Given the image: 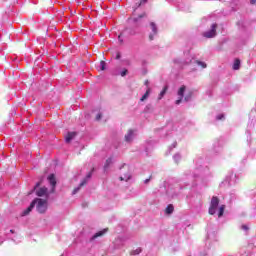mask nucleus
Returning <instances> with one entry per match:
<instances>
[{"label": "nucleus", "instance_id": "18", "mask_svg": "<svg viewBox=\"0 0 256 256\" xmlns=\"http://www.w3.org/2000/svg\"><path fill=\"white\" fill-rule=\"evenodd\" d=\"M111 163H113V159L112 158H108L106 160L105 165H104V169H109V165H111Z\"/></svg>", "mask_w": 256, "mask_h": 256}, {"label": "nucleus", "instance_id": "10", "mask_svg": "<svg viewBox=\"0 0 256 256\" xmlns=\"http://www.w3.org/2000/svg\"><path fill=\"white\" fill-rule=\"evenodd\" d=\"M75 135H77L75 132H69L65 138L66 143H71V141L75 139Z\"/></svg>", "mask_w": 256, "mask_h": 256}, {"label": "nucleus", "instance_id": "1", "mask_svg": "<svg viewBox=\"0 0 256 256\" xmlns=\"http://www.w3.org/2000/svg\"><path fill=\"white\" fill-rule=\"evenodd\" d=\"M32 203H34V207H36V211L38 213H45L49 207V198H35Z\"/></svg>", "mask_w": 256, "mask_h": 256}, {"label": "nucleus", "instance_id": "30", "mask_svg": "<svg viewBox=\"0 0 256 256\" xmlns=\"http://www.w3.org/2000/svg\"><path fill=\"white\" fill-rule=\"evenodd\" d=\"M183 101V98L180 97V99L176 100V105H179Z\"/></svg>", "mask_w": 256, "mask_h": 256}, {"label": "nucleus", "instance_id": "33", "mask_svg": "<svg viewBox=\"0 0 256 256\" xmlns=\"http://www.w3.org/2000/svg\"><path fill=\"white\" fill-rule=\"evenodd\" d=\"M79 191V187L78 188H75L74 190H73V195H75V193H77Z\"/></svg>", "mask_w": 256, "mask_h": 256}, {"label": "nucleus", "instance_id": "27", "mask_svg": "<svg viewBox=\"0 0 256 256\" xmlns=\"http://www.w3.org/2000/svg\"><path fill=\"white\" fill-rule=\"evenodd\" d=\"M125 75H127V69H125V70H123V71L121 72V77H125Z\"/></svg>", "mask_w": 256, "mask_h": 256}, {"label": "nucleus", "instance_id": "25", "mask_svg": "<svg viewBox=\"0 0 256 256\" xmlns=\"http://www.w3.org/2000/svg\"><path fill=\"white\" fill-rule=\"evenodd\" d=\"M241 229H243V231H249V226L243 224V225L241 226Z\"/></svg>", "mask_w": 256, "mask_h": 256}, {"label": "nucleus", "instance_id": "5", "mask_svg": "<svg viewBox=\"0 0 256 256\" xmlns=\"http://www.w3.org/2000/svg\"><path fill=\"white\" fill-rule=\"evenodd\" d=\"M150 29L152 30V33L149 34L148 39L149 41H154L155 35L159 33V30L157 29V24H155V22H151Z\"/></svg>", "mask_w": 256, "mask_h": 256}, {"label": "nucleus", "instance_id": "31", "mask_svg": "<svg viewBox=\"0 0 256 256\" xmlns=\"http://www.w3.org/2000/svg\"><path fill=\"white\" fill-rule=\"evenodd\" d=\"M101 117H102L101 114H97V116H96V121H100Z\"/></svg>", "mask_w": 256, "mask_h": 256}, {"label": "nucleus", "instance_id": "7", "mask_svg": "<svg viewBox=\"0 0 256 256\" xmlns=\"http://www.w3.org/2000/svg\"><path fill=\"white\" fill-rule=\"evenodd\" d=\"M108 231H109V228H104L103 230H101V231L95 233V234L92 236L91 240H92V241H95V239H97V238H99V237H103V235H105Z\"/></svg>", "mask_w": 256, "mask_h": 256}, {"label": "nucleus", "instance_id": "38", "mask_svg": "<svg viewBox=\"0 0 256 256\" xmlns=\"http://www.w3.org/2000/svg\"><path fill=\"white\" fill-rule=\"evenodd\" d=\"M185 101H188V98H187V97L185 98Z\"/></svg>", "mask_w": 256, "mask_h": 256}, {"label": "nucleus", "instance_id": "16", "mask_svg": "<svg viewBox=\"0 0 256 256\" xmlns=\"http://www.w3.org/2000/svg\"><path fill=\"white\" fill-rule=\"evenodd\" d=\"M150 94H151V88H148L145 94L140 98V101H145L146 99H148Z\"/></svg>", "mask_w": 256, "mask_h": 256}, {"label": "nucleus", "instance_id": "28", "mask_svg": "<svg viewBox=\"0 0 256 256\" xmlns=\"http://www.w3.org/2000/svg\"><path fill=\"white\" fill-rule=\"evenodd\" d=\"M151 179H152V176H149L148 179L144 180V183L147 185V183H149L151 181Z\"/></svg>", "mask_w": 256, "mask_h": 256}, {"label": "nucleus", "instance_id": "15", "mask_svg": "<svg viewBox=\"0 0 256 256\" xmlns=\"http://www.w3.org/2000/svg\"><path fill=\"white\" fill-rule=\"evenodd\" d=\"M167 89H169V87L164 86L163 90L159 94L158 101H161V99H163V97H165V93H167Z\"/></svg>", "mask_w": 256, "mask_h": 256}, {"label": "nucleus", "instance_id": "8", "mask_svg": "<svg viewBox=\"0 0 256 256\" xmlns=\"http://www.w3.org/2000/svg\"><path fill=\"white\" fill-rule=\"evenodd\" d=\"M95 171V168H93L87 175L86 177L82 180L80 183V187H83L84 185H87V181L93 177V172Z\"/></svg>", "mask_w": 256, "mask_h": 256}, {"label": "nucleus", "instance_id": "17", "mask_svg": "<svg viewBox=\"0 0 256 256\" xmlns=\"http://www.w3.org/2000/svg\"><path fill=\"white\" fill-rule=\"evenodd\" d=\"M143 17H147V14H146V13L140 14L138 17L133 18V19H132V22H133L134 25H135V24L138 23L139 19H143Z\"/></svg>", "mask_w": 256, "mask_h": 256}, {"label": "nucleus", "instance_id": "19", "mask_svg": "<svg viewBox=\"0 0 256 256\" xmlns=\"http://www.w3.org/2000/svg\"><path fill=\"white\" fill-rule=\"evenodd\" d=\"M223 213H225V205H221L219 207L218 217H221L223 215Z\"/></svg>", "mask_w": 256, "mask_h": 256}, {"label": "nucleus", "instance_id": "26", "mask_svg": "<svg viewBox=\"0 0 256 256\" xmlns=\"http://www.w3.org/2000/svg\"><path fill=\"white\" fill-rule=\"evenodd\" d=\"M221 119H225V115L219 114V115L217 116V120H218V121H221Z\"/></svg>", "mask_w": 256, "mask_h": 256}, {"label": "nucleus", "instance_id": "24", "mask_svg": "<svg viewBox=\"0 0 256 256\" xmlns=\"http://www.w3.org/2000/svg\"><path fill=\"white\" fill-rule=\"evenodd\" d=\"M141 248H137L136 250L133 251L132 255H139L141 253Z\"/></svg>", "mask_w": 256, "mask_h": 256}, {"label": "nucleus", "instance_id": "2", "mask_svg": "<svg viewBox=\"0 0 256 256\" xmlns=\"http://www.w3.org/2000/svg\"><path fill=\"white\" fill-rule=\"evenodd\" d=\"M33 191H35L37 197H44V199H49V189H47V187H41V182L36 183Z\"/></svg>", "mask_w": 256, "mask_h": 256}, {"label": "nucleus", "instance_id": "37", "mask_svg": "<svg viewBox=\"0 0 256 256\" xmlns=\"http://www.w3.org/2000/svg\"><path fill=\"white\" fill-rule=\"evenodd\" d=\"M10 233H15V230H10Z\"/></svg>", "mask_w": 256, "mask_h": 256}, {"label": "nucleus", "instance_id": "4", "mask_svg": "<svg viewBox=\"0 0 256 256\" xmlns=\"http://www.w3.org/2000/svg\"><path fill=\"white\" fill-rule=\"evenodd\" d=\"M203 37L206 39H213V37L217 36V23L211 25V30L203 32Z\"/></svg>", "mask_w": 256, "mask_h": 256}, {"label": "nucleus", "instance_id": "22", "mask_svg": "<svg viewBox=\"0 0 256 256\" xmlns=\"http://www.w3.org/2000/svg\"><path fill=\"white\" fill-rule=\"evenodd\" d=\"M105 66H106L105 61H101L100 62V69H101V71H105Z\"/></svg>", "mask_w": 256, "mask_h": 256}, {"label": "nucleus", "instance_id": "32", "mask_svg": "<svg viewBox=\"0 0 256 256\" xmlns=\"http://www.w3.org/2000/svg\"><path fill=\"white\" fill-rule=\"evenodd\" d=\"M116 59H121V53L118 52V53L116 54Z\"/></svg>", "mask_w": 256, "mask_h": 256}, {"label": "nucleus", "instance_id": "23", "mask_svg": "<svg viewBox=\"0 0 256 256\" xmlns=\"http://www.w3.org/2000/svg\"><path fill=\"white\" fill-rule=\"evenodd\" d=\"M127 31L130 35H137V31H135V29H127Z\"/></svg>", "mask_w": 256, "mask_h": 256}, {"label": "nucleus", "instance_id": "11", "mask_svg": "<svg viewBox=\"0 0 256 256\" xmlns=\"http://www.w3.org/2000/svg\"><path fill=\"white\" fill-rule=\"evenodd\" d=\"M240 67H241V60H239V58H236L233 64L234 71H239Z\"/></svg>", "mask_w": 256, "mask_h": 256}, {"label": "nucleus", "instance_id": "9", "mask_svg": "<svg viewBox=\"0 0 256 256\" xmlns=\"http://www.w3.org/2000/svg\"><path fill=\"white\" fill-rule=\"evenodd\" d=\"M125 141L127 143H131V141H133V130H128L127 134L125 135Z\"/></svg>", "mask_w": 256, "mask_h": 256}, {"label": "nucleus", "instance_id": "12", "mask_svg": "<svg viewBox=\"0 0 256 256\" xmlns=\"http://www.w3.org/2000/svg\"><path fill=\"white\" fill-rule=\"evenodd\" d=\"M186 89H187V87L185 85H182L180 87V89L178 90V95H179V97H181V99H183Z\"/></svg>", "mask_w": 256, "mask_h": 256}, {"label": "nucleus", "instance_id": "36", "mask_svg": "<svg viewBox=\"0 0 256 256\" xmlns=\"http://www.w3.org/2000/svg\"><path fill=\"white\" fill-rule=\"evenodd\" d=\"M145 85H149V81H146V82H145Z\"/></svg>", "mask_w": 256, "mask_h": 256}, {"label": "nucleus", "instance_id": "20", "mask_svg": "<svg viewBox=\"0 0 256 256\" xmlns=\"http://www.w3.org/2000/svg\"><path fill=\"white\" fill-rule=\"evenodd\" d=\"M197 65H200V67L202 69H206L207 68V64L205 62H201L199 60L196 61Z\"/></svg>", "mask_w": 256, "mask_h": 256}, {"label": "nucleus", "instance_id": "14", "mask_svg": "<svg viewBox=\"0 0 256 256\" xmlns=\"http://www.w3.org/2000/svg\"><path fill=\"white\" fill-rule=\"evenodd\" d=\"M34 207H35V202H31L30 206L23 211V215H29V212L33 211Z\"/></svg>", "mask_w": 256, "mask_h": 256}, {"label": "nucleus", "instance_id": "13", "mask_svg": "<svg viewBox=\"0 0 256 256\" xmlns=\"http://www.w3.org/2000/svg\"><path fill=\"white\" fill-rule=\"evenodd\" d=\"M173 211H175V207H173L172 204H169V205L166 207V209H165V213H166L167 215H171V213H173Z\"/></svg>", "mask_w": 256, "mask_h": 256}, {"label": "nucleus", "instance_id": "21", "mask_svg": "<svg viewBox=\"0 0 256 256\" xmlns=\"http://www.w3.org/2000/svg\"><path fill=\"white\" fill-rule=\"evenodd\" d=\"M129 179H131L130 174H127L124 177L123 176L120 177V181H129Z\"/></svg>", "mask_w": 256, "mask_h": 256}, {"label": "nucleus", "instance_id": "29", "mask_svg": "<svg viewBox=\"0 0 256 256\" xmlns=\"http://www.w3.org/2000/svg\"><path fill=\"white\" fill-rule=\"evenodd\" d=\"M122 36H123V33H120V35L118 36L120 43H123V40L121 39Z\"/></svg>", "mask_w": 256, "mask_h": 256}, {"label": "nucleus", "instance_id": "34", "mask_svg": "<svg viewBox=\"0 0 256 256\" xmlns=\"http://www.w3.org/2000/svg\"><path fill=\"white\" fill-rule=\"evenodd\" d=\"M250 3H251V5H255L256 4V0H251Z\"/></svg>", "mask_w": 256, "mask_h": 256}, {"label": "nucleus", "instance_id": "3", "mask_svg": "<svg viewBox=\"0 0 256 256\" xmlns=\"http://www.w3.org/2000/svg\"><path fill=\"white\" fill-rule=\"evenodd\" d=\"M217 207H219V198L217 196H213L208 210L209 215H215V213H217Z\"/></svg>", "mask_w": 256, "mask_h": 256}, {"label": "nucleus", "instance_id": "35", "mask_svg": "<svg viewBox=\"0 0 256 256\" xmlns=\"http://www.w3.org/2000/svg\"><path fill=\"white\" fill-rule=\"evenodd\" d=\"M147 0H140V4L139 5H143Z\"/></svg>", "mask_w": 256, "mask_h": 256}, {"label": "nucleus", "instance_id": "6", "mask_svg": "<svg viewBox=\"0 0 256 256\" xmlns=\"http://www.w3.org/2000/svg\"><path fill=\"white\" fill-rule=\"evenodd\" d=\"M48 181L50 185L52 186L51 193H55V187L57 185V180L55 179V174H51L48 176Z\"/></svg>", "mask_w": 256, "mask_h": 256}]
</instances>
